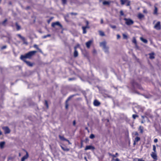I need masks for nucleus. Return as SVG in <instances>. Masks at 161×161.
<instances>
[{
  "mask_svg": "<svg viewBox=\"0 0 161 161\" xmlns=\"http://www.w3.org/2000/svg\"><path fill=\"white\" fill-rule=\"evenodd\" d=\"M158 140L157 138H155L154 140V142L155 143H156L158 142Z\"/></svg>",
  "mask_w": 161,
  "mask_h": 161,
  "instance_id": "51",
  "label": "nucleus"
},
{
  "mask_svg": "<svg viewBox=\"0 0 161 161\" xmlns=\"http://www.w3.org/2000/svg\"><path fill=\"white\" fill-rule=\"evenodd\" d=\"M111 3V2L110 1H104L103 2V4L104 5H108Z\"/></svg>",
  "mask_w": 161,
  "mask_h": 161,
  "instance_id": "13",
  "label": "nucleus"
},
{
  "mask_svg": "<svg viewBox=\"0 0 161 161\" xmlns=\"http://www.w3.org/2000/svg\"><path fill=\"white\" fill-rule=\"evenodd\" d=\"M144 17V15L141 13H139L138 14V18L139 19H142Z\"/></svg>",
  "mask_w": 161,
  "mask_h": 161,
  "instance_id": "16",
  "label": "nucleus"
},
{
  "mask_svg": "<svg viewBox=\"0 0 161 161\" xmlns=\"http://www.w3.org/2000/svg\"><path fill=\"white\" fill-rule=\"evenodd\" d=\"M24 62H25L26 64L29 66H33V64L31 63L29 61H27L25 59V61H23Z\"/></svg>",
  "mask_w": 161,
  "mask_h": 161,
  "instance_id": "17",
  "label": "nucleus"
},
{
  "mask_svg": "<svg viewBox=\"0 0 161 161\" xmlns=\"http://www.w3.org/2000/svg\"><path fill=\"white\" fill-rule=\"evenodd\" d=\"M154 28L157 30H159L161 28L160 22L158 21L154 26Z\"/></svg>",
  "mask_w": 161,
  "mask_h": 161,
  "instance_id": "6",
  "label": "nucleus"
},
{
  "mask_svg": "<svg viewBox=\"0 0 161 161\" xmlns=\"http://www.w3.org/2000/svg\"><path fill=\"white\" fill-rule=\"evenodd\" d=\"M130 5V2H128V3L126 4L127 6H129Z\"/></svg>",
  "mask_w": 161,
  "mask_h": 161,
  "instance_id": "54",
  "label": "nucleus"
},
{
  "mask_svg": "<svg viewBox=\"0 0 161 161\" xmlns=\"http://www.w3.org/2000/svg\"><path fill=\"white\" fill-rule=\"evenodd\" d=\"M108 155H109V156H112V155H113V154H112L111 153H108Z\"/></svg>",
  "mask_w": 161,
  "mask_h": 161,
  "instance_id": "56",
  "label": "nucleus"
},
{
  "mask_svg": "<svg viewBox=\"0 0 161 161\" xmlns=\"http://www.w3.org/2000/svg\"><path fill=\"white\" fill-rule=\"evenodd\" d=\"M59 137L60 140L62 141H65L67 142H69V140L65 138L64 136L59 135Z\"/></svg>",
  "mask_w": 161,
  "mask_h": 161,
  "instance_id": "15",
  "label": "nucleus"
},
{
  "mask_svg": "<svg viewBox=\"0 0 161 161\" xmlns=\"http://www.w3.org/2000/svg\"><path fill=\"white\" fill-rule=\"evenodd\" d=\"M95 137V135L93 134H91L90 136L91 139H93Z\"/></svg>",
  "mask_w": 161,
  "mask_h": 161,
  "instance_id": "37",
  "label": "nucleus"
},
{
  "mask_svg": "<svg viewBox=\"0 0 161 161\" xmlns=\"http://www.w3.org/2000/svg\"><path fill=\"white\" fill-rule=\"evenodd\" d=\"M127 0H120V2L122 5H124Z\"/></svg>",
  "mask_w": 161,
  "mask_h": 161,
  "instance_id": "31",
  "label": "nucleus"
},
{
  "mask_svg": "<svg viewBox=\"0 0 161 161\" xmlns=\"http://www.w3.org/2000/svg\"><path fill=\"white\" fill-rule=\"evenodd\" d=\"M24 44H28V43L27 42H26L25 41H25H24Z\"/></svg>",
  "mask_w": 161,
  "mask_h": 161,
  "instance_id": "57",
  "label": "nucleus"
},
{
  "mask_svg": "<svg viewBox=\"0 0 161 161\" xmlns=\"http://www.w3.org/2000/svg\"><path fill=\"white\" fill-rule=\"evenodd\" d=\"M107 42L105 41H104L100 43V46L102 47L103 50L106 53H109V47L106 46Z\"/></svg>",
  "mask_w": 161,
  "mask_h": 161,
  "instance_id": "2",
  "label": "nucleus"
},
{
  "mask_svg": "<svg viewBox=\"0 0 161 161\" xmlns=\"http://www.w3.org/2000/svg\"><path fill=\"white\" fill-rule=\"evenodd\" d=\"M51 35L50 34H47V35L44 36H42V38L43 39H45L47 37H49L51 36Z\"/></svg>",
  "mask_w": 161,
  "mask_h": 161,
  "instance_id": "30",
  "label": "nucleus"
},
{
  "mask_svg": "<svg viewBox=\"0 0 161 161\" xmlns=\"http://www.w3.org/2000/svg\"><path fill=\"white\" fill-rule=\"evenodd\" d=\"M115 161H119V159L118 158H117L115 160Z\"/></svg>",
  "mask_w": 161,
  "mask_h": 161,
  "instance_id": "55",
  "label": "nucleus"
},
{
  "mask_svg": "<svg viewBox=\"0 0 161 161\" xmlns=\"http://www.w3.org/2000/svg\"><path fill=\"white\" fill-rule=\"evenodd\" d=\"M84 27H86L85 28L86 29H88L89 28V27L88 26H84Z\"/></svg>",
  "mask_w": 161,
  "mask_h": 161,
  "instance_id": "59",
  "label": "nucleus"
},
{
  "mask_svg": "<svg viewBox=\"0 0 161 161\" xmlns=\"http://www.w3.org/2000/svg\"><path fill=\"white\" fill-rule=\"evenodd\" d=\"M77 94H74L72 95H71L67 99L66 101V102L68 103V101H69L73 97H74Z\"/></svg>",
  "mask_w": 161,
  "mask_h": 161,
  "instance_id": "19",
  "label": "nucleus"
},
{
  "mask_svg": "<svg viewBox=\"0 0 161 161\" xmlns=\"http://www.w3.org/2000/svg\"><path fill=\"white\" fill-rule=\"evenodd\" d=\"M86 23H87V25H88V21H87V22H86Z\"/></svg>",
  "mask_w": 161,
  "mask_h": 161,
  "instance_id": "64",
  "label": "nucleus"
},
{
  "mask_svg": "<svg viewBox=\"0 0 161 161\" xmlns=\"http://www.w3.org/2000/svg\"><path fill=\"white\" fill-rule=\"evenodd\" d=\"M2 128L4 130V133L5 134H8L10 132V130L7 126L3 127Z\"/></svg>",
  "mask_w": 161,
  "mask_h": 161,
  "instance_id": "4",
  "label": "nucleus"
},
{
  "mask_svg": "<svg viewBox=\"0 0 161 161\" xmlns=\"http://www.w3.org/2000/svg\"><path fill=\"white\" fill-rule=\"evenodd\" d=\"M5 142H0V147L1 148H3L5 144Z\"/></svg>",
  "mask_w": 161,
  "mask_h": 161,
  "instance_id": "18",
  "label": "nucleus"
},
{
  "mask_svg": "<svg viewBox=\"0 0 161 161\" xmlns=\"http://www.w3.org/2000/svg\"><path fill=\"white\" fill-rule=\"evenodd\" d=\"M76 124V122L75 120H74L73 122V125H75Z\"/></svg>",
  "mask_w": 161,
  "mask_h": 161,
  "instance_id": "53",
  "label": "nucleus"
},
{
  "mask_svg": "<svg viewBox=\"0 0 161 161\" xmlns=\"http://www.w3.org/2000/svg\"><path fill=\"white\" fill-rule=\"evenodd\" d=\"M109 26L111 28L113 29H115L116 28V26L115 25H112L111 24H110Z\"/></svg>",
  "mask_w": 161,
  "mask_h": 161,
  "instance_id": "36",
  "label": "nucleus"
},
{
  "mask_svg": "<svg viewBox=\"0 0 161 161\" xmlns=\"http://www.w3.org/2000/svg\"><path fill=\"white\" fill-rule=\"evenodd\" d=\"M140 140V138L139 137H136L135 138V142H137Z\"/></svg>",
  "mask_w": 161,
  "mask_h": 161,
  "instance_id": "29",
  "label": "nucleus"
},
{
  "mask_svg": "<svg viewBox=\"0 0 161 161\" xmlns=\"http://www.w3.org/2000/svg\"><path fill=\"white\" fill-rule=\"evenodd\" d=\"M80 46V45L79 44H77V45L74 47L75 50H76V49L78 47Z\"/></svg>",
  "mask_w": 161,
  "mask_h": 161,
  "instance_id": "40",
  "label": "nucleus"
},
{
  "mask_svg": "<svg viewBox=\"0 0 161 161\" xmlns=\"http://www.w3.org/2000/svg\"><path fill=\"white\" fill-rule=\"evenodd\" d=\"M139 130H140V132L142 133L143 132V127L141 126H140L139 127Z\"/></svg>",
  "mask_w": 161,
  "mask_h": 161,
  "instance_id": "26",
  "label": "nucleus"
},
{
  "mask_svg": "<svg viewBox=\"0 0 161 161\" xmlns=\"http://www.w3.org/2000/svg\"><path fill=\"white\" fill-rule=\"evenodd\" d=\"M135 135L138 136L139 134L137 132L135 131L133 133Z\"/></svg>",
  "mask_w": 161,
  "mask_h": 161,
  "instance_id": "46",
  "label": "nucleus"
},
{
  "mask_svg": "<svg viewBox=\"0 0 161 161\" xmlns=\"http://www.w3.org/2000/svg\"><path fill=\"white\" fill-rule=\"evenodd\" d=\"M149 58L150 59H153L154 58V57L153 55V53H150V57Z\"/></svg>",
  "mask_w": 161,
  "mask_h": 161,
  "instance_id": "32",
  "label": "nucleus"
},
{
  "mask_svg": "<svg viewBox=\"0 0 161 161\" xmlns=\"http://www.w3.org/2000/svg\"><path fill=\"white\" fill-rule=\"evenodd\" d=\"M95 149V148L94 147L91 145H88L86 146V147L85 148V150H94Z\"/></svg>",
  "mask_w": 161,
  "mask_h": 161,
  "instance_id": "8",
  "label": "nucleus"
},
{
  "mask_svg": "<svg viewBox=\"0 0 161 161\" xmlns=\"http://www.w3.org/2000/svg\"><path fill=\"white\" fill-rule=\"evenodd\" d=\"M69 143V144H71V143L69 141V142H68Z\"/></svg>",
  "mask_w": 161,
  "mask_h": 161,
  "instance_id": "62",
  "label": "nucleus"
},
{
  "mask_svg": "<svg viewBox=\"0 0 161 161\" xmlns=\"http://www.w3.org/2000/svg\"><path fill=\"white\" fill-rule=\"evenodd\" d=\"M70 14L72 15H76L77 14L76 13H74L72 12L70 13Z\"/></svg>",
  "mask_w": 161,
  "mask_h": 161,
  "instance_id": "52",
  "label": "nucleus"
},
{
  "mask_svg": "<svg viewBox=\"0 0 161 161\" xmlns=\"http://www.w3.org/2000/svg\"><path fill=\"white\" fill-rule=\"evenodd\" d=\"M93 103L94 105L96 106H98L100 104V103L97 100H95Z\"/></svg>",
  "mask_w": 161,
  "mask_h": 161,
  "instance_id": "14",
  "label": "nucleus"
},
{
  "mask_svg": "<svg viewBox=\"0 0 161 161\" xmlns=\"http://www.w3.org/2000/svg\"><path fill=\"white\" fill-rule=\"evenodd\" d=\"M62 4L63 5L66 4L67 3V0H61Z\"/></svg>",
  "mask_w": 161,
  "mask_h": 161,
  "instance_id": "33",
  "label": "nucleus"
},
{
  "mask_svg": "<svg viewBox=\"0 0 161 161\" xmlns=\"http://www.w3.org/2000/svg\"><path fill=\"white\" fill-rule=\"evenodd\" d=\"M35 48H36V49L38 50L39 52L40 53H42V51L41 49H40L38 47V46L36 44H35L33 46Z\"/></svg>",
  "mask_w": 161,
  "mask_h": 161,
  "instance_id": "21",
  "label": "nucleus"
},
{
  "mask_svg": "<svg viewBox=\"0 0 161 161\" xmlns=\"http://www.w3.org/2000/svg\"><path fill=\"white\" fill-rule=\"evenodd\" d=\"M37 51H30L24 55H21L20 58L22 60L25 61V59H26V58H30Z\"/></svg>",
  "mask_w": 161,
  "mask_h": 161,
  "instance_id": "1",
  "label": "nucleus"
},
{
  "mask_svg": "<svg viewBox=\"0 0 161 161\" xmlns=\"http://www.w3.org/2000/svg\"><path fill=\"white\" fill-rule=\"evenodd\" d=\"M103 22V19H101V24H102Z\"/></svg>",
  "mask_w": 161,
  "mask_h": 161,
  "instance_id": "60",
  "label": "nucleus"
},
{
  "mask_svg": "<svg viewBox=\"0 0 161 161\" xmlns=\"http://www.w3.org/2000/svg\"><path fill=\"white\" fill-rule=\"evenodd\" d=\"M92 42V40H90L88 42H87L86 43V45L87 48H89Z\"/></svg>",
  "mask_w": 161,
  "mask_h": 161,
  "instance_id": "11",
  "label": "nucleus"
},
{
  "mask_svg": "<svg viewBox=\"0 0 161 161\" xmlns=\"http://www.w3.org/2000/svg\"><path fill=\"white\" fill-rule=\"evenodd\" d=\"M15 25L16 26V29L17 30H19L20 29V26H19L17 23H16Z\"/></svg>",
  "mask_w": 161,
  "mask_h": 161,
  "instance_id": "27",
  "label": "nucleus"
},
{
  "mask_svg": "<svg viewBox=\"0 0 161 161\" xmlns=\"http://www.w3.org/2000/svg\"><path fill=\"white\" fill-rule=\"evenodd\" d=\"M75 80V78H70L69 79V81H71V80Z\"/></svg>",
  "mask_w": 161,
  "mask_h": 161,
  "instance_id": "48",
  "label": "nucleus"
},
{
  "mask_svg": "<svg viewBox=\"0 0 161 161\" xmlns=\"http://www.w3.org/2000/svg\"><path fill=\"white\" fill-rule=\"evenodd\" d=\"M123 38L124 39H125L127 38V36L124 34H123Z\"/></svg>",
  "mask_w": 161,
  "mask_h": 161,
  "instance_id": "39",
  "label": "nucleus"
},
{
  "mask_svg": "<svg viewBox=\"0 0 161 161\" xmlns=\"http://www.w3.org/2000/svg\"><path fill=\"white\" fill-rule=\"evenodd\" d=\"M85 28L86 27H84V26L82 27V29L83 30V33L84 34L86 33L87 32L86 30V29Z\"/></svg>",
  "mask_w": 161,
  "mask_h": 161,
  "instance_id": "25",
  "label": "nucleus"
},
{
  "mask_svg": "<svg viewBox=\"0 0 161 161\" xmlns=\"http://www.w3.org/2000/svg\"><path fill=\"white\" fill-rule=\"evenodd\" d=\"M69 105L68 103H65V108L66 109H67Z\"/></svg>",
  "mask_w": 161,
  "mask_h": 161,
  "instance_id": "43",
  "label": "nucleus"
},
{
  "mask_svg": "<svg viewBox=\"0 0 161 161\" xmlns=\"http://www.w3.org/2000/svg\"><path fill=\"white\" fill-rule=\"evenodd\" d=\"M151 155L153 159L155 160H157V159L156 152H152Z\"/></svg>",
  "mask_w": 161,
  "mask_h": 161,
  "instance_id": "9",
  "label": "nucleus"
},
{
  "mask_svg": "<svg viewBox=\"0 0 161 161\" xmlns=\"http://www.w3.org/2000/svg\"><path fill=\"white\" fill-rule=\"evenodd\" d=\"M102 0H99V2H102Z\"/></svg>",
  "mask_w": 161,
  "mask_h": 161,
  "instance_id": "63",
  "label": "nucleus"
},
{
  "mask_svg": "<svg viewBox=\"0 0 161 161\" xmlns=\"http://www.w3.org/2000/svg\"><path fill=\"white\" fill-rule=\"evenodd\" d=\"M118 156V153H116L115 155H112V157L113 158H114Z\"/></svg>",
  "mask_w": 161,
  "mask_h": 161,
  "instance_id": "38",
  "label": "nucleus"
},
{
  "mask_svg": "<svg viewBox=\"0 0 161 161\" xmlns=\"http://www.w3.org/2000/svg\"><path fill=\"white\" fill-rule=\"evenodd\" d=\"M7 19H5L4 21H3L2 23V24L5 25V23L7 22Z\"/></svg>",
  "mask_w": 161,
  "mask_h": 161,
  "instance_id": "42",
  "label": "nucleus"
},
{
  "mask_svg": "<svg viewBox=\"0 0 161 161\" xmlns=\"http://www.w3.org/2000/svg\"><path fill=\"white\" fill-rule=\"evenodd\" d=\"M120 14L121 15L123 16L124 15V13L122 11H120Z\"/></svg>",
  "mask_w": 161,
  "mask_h": 161,
  "instance_id": "47",
  "label": "nucleus"
},
{
  "mask_svg": "<svg viewBox=\"0 0 161 161\" xmlns=\"http://www.w3.org/2000/svg\"><path fill=\"white\" fill-rule=\"evenodd\" d=\"M45 105L46 107L48 108V103L46 100L45 101Z\"/></svg>",
  "mask_w": 161,
  "mask_h": 161,
  "instance_id": "45",
  "label": "nucleus"
},
{
  "mask_svg": "<svg viewBox=\"0 0 161 161\" xmlns=\"http://www.w3.org/2000/svg\"><path fill=\"white\" fill-rule=\"evenodd\" d=\"M17 36L19 37L21 39H22L23 41H25V38L24 37L22 36L20 34H17Z\"/></svg>",
  "mask_w": 161,
  "mask_h": 161,
  "instance_id": "20",
  "label": "nucleus"
},
{
  "mask_svg": "<svg viewBox=\"0 0 161 161\" xmlns=\"http://www.w3.org/2000/svg\"><path fill=\"white\" fill-rule=\"evenodd\" d=\"M7 47V46L6 45H4L2 47H1V48L2 50L6 48Z\"/></svg>",
  "mask_w": 161,
  "mask_h": 161,
  "instance_id": "44",
  "label": "nucleus"
},
{
  "mask_svg": "<svg viewBox=\"0 0 161 161\" xmlns=\"http://www.w3.org/2000/svg\"><path fill=\"white\" fill-rule=\"evenodd\" d=\"M143 13H146V14H147V10L146 9H144L143 10Z\"/></svg>",
  "mask_w": 161,
  "mask_h": 161,
  "instance_id": "49",
  "label": "nucleus"
},
{
  "mask_svg": "<svg viewBox=\"0 0 161 161\" xmlns=\"http://www.w3.org/2000/svg\"><path fill=\"white\" fill-rule=\"evenodd\" d=\"M153 152H156V147L155 146V145H153Z\"/></svg>",
  "mask_w": 161,
  "mask_h": 161,
  "instance_id": "34",
  "label": "nucleus"
},
{
  "mask_svg": "<svg viewBox=\"0 0 161 161\" xmlns=\"http://www.w3.org/2000/svg\"><path fill=\"white\" fill-rule=\"evenodd\" d=\"M132 42L136 44V40L135 37H133V38Z\"/></svg>",
  "mask_w": 161,
  "mask_h": 161,
  "instance_id": "35",
  "label": "nucleus"
},
{
  "mask_svg": "<svg viewBox=\"0 0 161 161\" xmlns=\"http://www.w3.org/2000/svg\"><path fill=\"white\" fill-rule=\"evenodd\" d=\"M136 142H135V141H134V143H133V145H135L136 144Z\"/></svg>",
  "mask_w": 161,
  "mask_h": 161,
  "instance_id": "61",
  "label": "nucleus"
},
{
  "mask_svg": "<svg viewBox=\"0 0 161 161\" xmlns=\"http://www.w3.org/2000/svg\"><path fill=\"white\" fill-rule=\"evenodd\" d=\"M132 84L133 86L135 87H137L139 89H141V87L135 81H133L132 82Z\"/></svg>",
  "mask_w": 161,
  "mask_h": 161,
  "instance_id": "7",
  "label": "nucleus"
},
{
  "mask_svg": "<svg viewBox=\"0 0 161 161\" xmlns=\"http://www.w3.org/2000/svg\"><path fill=\"white\" fill-rule=\"evenodd\" d=\"M84 158V159L86 160V161H88V160L87 159V158H86V157H85Z\"/></svg>",
  "mask_w": 161,
  "mask_h": 161,
  "instance_id": "58",
  "label": "nucleus"
},
{
  "mask_svg": "<svg viewBox=\"0 0 161 161\" xmlns=\"http://www.w3.org/2000/svg\"><path fill=\"white\" fill-rule=\"evenodd\" d=\"M56 25L60 27H62V25L58 21L53 23L52 24V26L53 27H54Z\"/></svg>",
  "mask_w": 161,
  "mask_h": 161,
  "instance_id": "5",
  "label": "nucleus"
},
{
  "mask_svg": "<svg viewBox=\"0 0 161 161\" xmlns=\"http://www.w3.org/2000/svg\"><path fill=\"white\" fill-rule=\"evenodd\" d=\"M120 37V35H119V34H117V39H119Z\"/></svg>",
  "mask_w": 161,
  "mask_h": 161,
  "instance_id": "50",
  "label": "nucleus"
},
{
  "mask_svg": "<svg viewBox=\"0 0 161 161\" xmlns=\"http://www.w3.org/2000/svg\"><path fill=\"white\" fill-rule=\"evenodd\" d=\"M124 20L125 21V24L128 25H132L134 23V21L130 19L125 18Z\"/></svg>",
  "mask_w": 161,
  "mask_h": 161,
  "instance_id": "3",
  "label": "nucleus"
},
{
  "mask_svg": "<svg viewBox=\"0 0 161 161\" xmlns=\"http://www.w3.org/2000/svg\"><path fill=\"white\" fill-rule=\"evenodd\" d=\"M61 147L62 149L64 151L68 152L69 150V149L67 148L65 146H61Z\"/></svg>",
  "mask_w": 161,
  "mask_h": 161,
  "instance_id": "12",
  "label": "nucleus"
},
{
  "mask_svg": "<svg viewBox=\"0 0 161 161\" xmlns=\"http://www.w3.org/2000/svg\"><path fill=\"white\" fill-rule=\"evenodd\" d=\"M158 8L156 7H155V9L153 12V14H158Z\"/></svg>",
  "mask_w": 161,
  "mask_h": 161,
  "instance_id": "24",
  "label": "nucleus"
},
{
  "mask_svg": "<svg viewBox=\"0 0 161 161\" xmlns=\"http://www.w3.org/2000/svg\"><path fill=\"white\" fill-rule=\"evenodd\" d=\"M99 32L100 36H104L105 34L102 31H99Z\"/></svg>",
  "mask_w": 161,
  "mask_h": 161,
  "instance_id": "28",
  "label": "nucleus"
},
{
  "mask_svg": "<svg viewBox=\"0 0 161 161\" xmlns=\"http://www.w3.org/2000/svg\"><path fill=\"white\" fill-rule=\"evenodd\" d=\"M29 157V155L27 152H26V154L24 156L21 158V161H25V160L27 159Z\"/></svg>",
  "mask_w": 161,
  "mask_h": 161,
  "instance_id": "10",
  "label": "nucleus"
},
{
  "mask_svg": "<svg viewBox=\"0 0 161 161\" xmlns=\"http://www.w3.org/2000/svg\"><path fill=\"white\" fill-rule=\"evenodd\" d=\"M140 39L144 43H146L147 42V41L146 39H144L142 37L140 38Z\"/></svg>",
  "mask_w": 161,
  "mask_h": 161,
  "instance_id": "23",
  "label": "nucleus"
},
{
  "mask_svg": "<svg viewBox=\"0 0 161 161\" xmlns=\"http://www.w3.org/2000/svg\"><path fill=\"white\" fill-rule=\"evenodd\" d=\"M78 52L76 50H75V51L74 53V57H76L78 56Z\"/></svg>",
  "mask_w": 161,
  "mask_h": 161,
  "instance_id": "22",
  "label": "nucleus"
},
{
  "mask_svg": "<svg viewBox=\"0 0 161 161\" xmlns=\"http://www.w3.org/2000/svg\"><path fill=\"white\" fill-rule=\"evenodd\" d=\"M138 117V115H136V114H133V115H132V117H133V118L134 119H135L136 117Z\"/></svg>",
  "mask_w": 161,
  "mask_h": 161,
  "instance_id": "41",
  "label": "nucleus"
}]
</instances>
